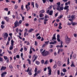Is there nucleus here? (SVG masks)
Wrapping results in <instances>:
<instances>
[{
    "instance_id": "f257e3e1",
    "label": "nucleus",
    "mask_w": 77,
    "mask_h": 77,
    "mask_svg": "<svg viewBox=\"0 0 77 77\" xmlns=\"http://www.w3.org/2000/svg\"><path fill=\"white\" fill-rule=\"evenodd\" d=\"M56 5H57L56 9L57 10H58L59 11H63V7H61L60 2H59L57 3Z\"/></svg>"
},
{
    "instance_id": "f03ea898",
    "label": "nucleus",
    "mask_w": 77,
    "mask_h": 77,
    "mask_svg": "<svg viewBox=\"0 0 77 77\" xmlns=\"http://www.w3.org/2000/svg\"><path fill=\"white\" fill-rule=\"evenodd\" d=\"M41 54L43 56H46L50 54V52L48 51H46L45 50H44L43 51L41 52Z\"/></svg>"
},
{
    "instance_id": "7ed1b4c3",
    "label": "nucleus",
    "mask_w": 77,
    "mask_h": 77,
    "mask_svg": "<svg viewBox=\"0 0 77 77\" xmlns=\"http://www.w3.org/2000/svg\"><path fill=\"white\" fill-rule=\"evenodd\" d=\"M27 72H28V74L29 75H32V68H30V69L29 67L27 70Z\"/></svg>"
},
{
    "instance_id": "20e7f679",
    "label": "nucleus",
    "mask_w": 77,
    "mask_h": 77,
    "mask_svg": "<svg viewBox=\"0 0 77 77\" xmlns=\"http://www.w3.org/2000/svg\"><path fill=\"white\" fill-rule=\"evenodd\" d=\"M3 36L4 37V40H6L8 37V34L7 32L4 33L3 34Z\"/></svg>"
},
{
    "instance_id": "39448f33",
    "label": "nucleus",
    "mask_w": 77,
    "mask_h": 77,
    "mask_svg": "<svg viewBox=\"0 0 77 77\" xmlns=\"http://www.w3.org/2000/svg\"><path fill=\"white\" fill-rule=\"evenodd\" d=\"M46 13L48 14L49 15H52L53 13V11L51 10L50 11V9H48V11H46Z\"/></svg>"
},
{
    "instance_id": "423d86ee",
    "label": "nucleus",
    "mask_w": 77,
    "mask_h": 77,
    "mask_svg": "<svg viewBox=\"0 0 77 77\" xmlns=\"http://www.w3.org/2000/svg\"><path fill=\"white\" fill-rule=\"evenodd\" d=\"M65 42L66 44H69L70 41V39L68 37V36H66L65 38Z\"/></svg>"
},
{
    "instance_id": "0eeeda50",
    "label": "nucleus",
    "mask_w": 77,
    "mask_h": 77,
    "mask_svg": "<svg viewBox=\"0 0 77 77\" xmlns=\"http://www.w3.org/2000/svg\"><path fill=\"white\" fill-rule=\"evenodd\" d=\"M30 2H29L28 3L27 5H26V9H27V11H29V10H30V7L28 6H30Z\"/></svg>"
},
{
    "instance_id": "6e6552de",
    "label": "nucleus",
    "mask_w": 77,
    "mask_h": 77,
    "mask_svg": "<svg viewBox=\"0 0 77 77\" xmlns=\"http://www.w3.org/2000/svg\"><path fill=\"white\" fill-rule=\"evenodd\" d=\"M37 58H38V57L37 56H36L35 55H34L32 57V59H34L32 61V62H34L35 61V60L37 59Z\"/></svg>"
},
{
    "instance_id": "1a4fd4ad",
    "label": "nucleus",
    "mask_w": 77,
    "mask_h": 77,
    "mask_svg": "<svg viewBox=\"0 0 77 77\" xmlns=\"http://www.w3.org/2000/svg\"><path fill=\"white\" fill-rule=\"evenodd\" d=\"M20 26V24H19L18 21L16 20L14 23V27H17V26Z\"/></svg>"
},
{
    "instance_id": "9d476101",
    "label": "nucleus",
    "mask_w": 77,
    "mask_h": 77,
    "mask_svg": "<svg viewBox=\"0 0 77 77\" xmlns=\"http://www.w3.org/2000/svg\"><path fill=\"white\" fill-rule=\"evenodd\" d=\"M57 39L58 42H60V35H57Z\"/></svg>"
},
{
    "instance_id": "9b49d317",
    "label": "nucleus",
    "mask_w": 77,
    "mask_h": 77,
    "mask_svg": "<svg viewBox=\"0 0 77 77\" xmlns=\"http://www.w3.org/2000/svg\"><path fill=\"white\" fill-rule=\"evenodd\" d=\"M7 68L6 66H2L1 67V71H2V70H5Z\"/></svg>"
},
{
    "instance_id": "f8f14e48",
    "label": "nucleus",
    "mask_w": 77,
    "mask_h": 77,
    "mask_svg": "<svg viewBox=\"0 0 77 77\" xmlns=\"http://www.w3.org/2000/svg\"><path fill=\"white\" fill-rule=\"evenodd\" d=\"M55 44H56V41L54 40V42H50L49 44H54V45Z\"/></svg>"
},
{
    "instance_id": "ddd939ff",
    "label": "nucleus",
    "mask_w": 77,
    "mask_h": 77,
    "mask_svg": "<svg viewBox=\"0 0 77 77\" xmlns=\"http://www.w3.org/2000/svg\"><path fill=\"white\" fill-rule=\"evenodd\" d=\"M7 73L6 72H5L2 73L1 74L2 77H5V74H6Z\"/></svg>"
},
{
    "instance_id": "4468645a",
    "label": "nucleus",
    "mask_w": 77,
    "mask_h": 77,
    "mask_svg": "<svg viewBox=\"0 0 77 77\" xmlns=\"http://www.w3.org/2000/svg\"><path fill=\"white\" fill-rule=\"evenodd\" d=\"M63 51V49H58V54H59V53H60V51H61V52H62Z\"/></svg>"
},
{
    "instance_id": "2eb2a0df",
    "label": "nucleus",
    "mask_w": 77,
    "mask_h": 77,
    "mask_svg": "<svg viewBox=\"0 0 77 77\" xmlns=\"http://www.w3.org/2000/svg\"><path fill=\"white\" fill-rule=\"evenodd\" d=\"M52 40H56V34H54L53 35V36L52 37Z\"/></svg>"
},
{
    "instance_id": "dca6fc26",
    "label": "nucleus",
    "mask_w": 77,
    "mask_h": 77,
    "mask_svg": "<svg viewBox=\"0 0 77 77\" xmlns=\"http://www.w3.org/2000/svg\"><path fill=\"white\" fill-rule=\"evenodd\" d=\"M45 42V44L43 45V47H45V45H48V43H49V41Z\"/></svg>"
},
{
    "instance_id": "f3484780",
    "label": "nucleus",
    "mask_w": 77,
    "mask_h": 77,
    "mask_svg": "<svg viewBox=\"0 0 77 77\" xmlns=\"http://www.w3.org/2000/svg\"><path fill=\"white\" fill-rule=\"evenodd\" d=\"M62 26V23H59V26L58 27L59 29H61L62 28V26Z\"/></svg>"
},
{
    "instance_id": "a211bd4d",
    "label": "nucleus",
    "mask_w": 77,
    "mask_h": 77,
    "mask_svg": "<svg viewBox=\"0 0 77 77\" xmlns=\"http://www.w3.org/2000/svg\"><path fill=\"white\" fill-rule=\"evenodd\" d=\"M33 31H34V29H30L28 31V32L30 33L33 32Z\"/></svg>"
},
{
    "instance_id": "6ab92c4d",
    "label": "nucleus",
    "mask_w": 77,
    "mask_h": 77,
    "mask_svg": "<svg viewBox=\"0 0 77 77\" xmlns=\"http://www.w3.org/2000/svg\"><path fill=\"white\" fill-rule=\"evenodd\" d=\"M60 43L61 45L59 47L60 48H62V47H63V45H62V44H63V42L62 41H61Z\"/></svg>"
},
{
    "instance_id": "aec40b11",
    "label": "nucleus",
    "mask_w": 77,
    "mask_h": 77,
    "mask_svg": "<svg viewBox=\"0 0 77 77\" xmlns=\"http://www.w3.org/2000/svg\"><path fill=\"white\" fill-rule=\"evenodd\" d=\"M27 61L28 62V63L29 65H31V60L29 59H28L27 60Z\"/></svg>"
},
{
    "instance_id": "412c9836",
    "label": "nucleus",
    "mask_w": 77,
    "mask_h": 77,
    "mask_svg": "<svg viewBox=\"0 0 77 77\" xmlns=\"http://www.w3.org/2000/svg\"><path fill=\"white\" fill-rule=\"evenodd\" d=\"M4 19L5 20H6V21L7 22L8 21H9V18L8 17H4Z\"/></svg>"
},
{
    "instance_id": "4be33fe9",
    "label": "nucleus",
    "mask_w": 77,
    "mask_h": 77,
    "mask_svg": "<svg viewBox=\"0 0 77 77\" xmlns=\"http://www.w3.org/2000/svg\"><path fill=\"white\" fill-rule=\"evenodd\" d=\"M35 63L36 64H37V65H39L40 64V62L39 61H35Z\"/></svg>"
},
{
    "instance_id": "5701e85b",
    "label": "nucleus",
    "mask_w": 77,
    "mask_h": 77,
    "mask_svg": "<svg viewBox=\"0 0 77 77\" xmlns=\"http://www.w3.org/2000/svg\"><path fill=\"white\" fill-rule=\"evenodd\" d=\"M70 5V2L69 1L67 2L65 4V5H66V6H67V5Z\"/></svg>"
},
{
    "instance_id": "b1692460",
    "label": "nucleus",
    "mask_w": 77,
    "mask_h": 77,
    "mask_svg": "<svg viewBox=\"0 0 77 77\" xmlns=\"http://www.w3.org/2000/svg\"><path fill=\"white\" fill-rule=\"evenodd\" d=\"M14 47V46L12 45H11L10 47V50H12V49H13V47Z\"/></svg>"
},
{
    "instance_id": "393cba45",
    "label": "nucleus",
    "mask_w": 77,
    "mask_h": 77,
    "mask_svg": "<svg viewBox=\"0 0 77 77\" xmlns=\"http://www.w3.org/2000/svg\"><path fill=\"white\" fill-rule=\"evenodd\" d=\"M71 18L72 20H74L75 19V15H72L71 16Z\"/></svg>"
},
{
    "instance_id": "a878e982",
    "label": "nucleus",
    "mask_w": 77,
    "mask_h": 77,
    "mask_svg": "<svg viewBox=\"0 0 77 77\" xmlns=\"http://www.w3.org/2000/svg\"><path fill=\"white\" fill-rule=\"evenodd\" d=\"M70 66L71 67H72V66H73V67H75V66L74 65V63L73 62L70 65Z\"/></svg>"
},
{
    "instance_id": "bb28decb",
    "label": "nucleus",
    "mask_w": 77,
    "mask_h": 77,
    "mask_svg": "<svg viewBox=\"0 0 77 77\" xmlns=\"http://www.w3.org/2000/svg\"><path fill=\"white\" fill-rule=\"evenodd\" d=\"M69 8V6H66L64 8V9H65V10H66V9H68Z\"/></svg>"
},
{
    "instance_id": "cd10ccee",
    "label": "nucleus",
    "mask_w": 77,
    "mask_h": 77,
    "mask_svg": "<svg viewBox=\"0 0 77 77\" xmlns=\"http://www.w3.org/2000/svg\"><path fill=\"white\" fill-rule=\"evenodd\" d=\"M63 17V15H61L59 16L58 18V19H60V18H62Z\"/></svg>"
},
{
    "instance_id": "c85d7f7f",
    "label": "nucleus",
    "mask_w": 77,
    "mask_h": 77,
    "mask_svg": "<svg viewBox=\"0 0 77 77\" xmlns=\"http://www.w3.org/2000/svg\"><path fill=\"white\" fill-rule=\"evenodd\" d=\"M71 24H72V26H75L77 24V23L75 22H71Z\"/></svg>"
},
{
    "instance_id": "c756f323",
    "label": "nucleus",
    "mask_w": 77,
    "mask_h": 77,
    "mask_svg": "<svg viewBox=\"0 0 77 77\" xmlns=\"http://www.w3.org/2000/svg\"><path fill=\"white\" fill-rule=\"evenodd\" d=\"M11 45H13L14 46V41H13V40H11Z\"/></svg>"
},
{
    "instance_id": "7c9ffc66",
    "label": "nucleus",
    "mask_w": 77,
    "mask_h": 77,
    "mask_svg": "<svg viewBox=\"0 0 77 77\" xmlns=\"http://www.w3.org/2000/svg\"><path fill=\"white\" fill-rule=\"evenodd\" d=\"M35 7L36 8H39V5H38L37 3H35Z\"/></svg>"
},
{
    "instance_id": "2f4dec72",
    "label": "nucleus",
    "mask_w": 77,
    "mask_h": 77,
    "mask_svg": "<svg viewBox=\"0 0 77 77\" xmlns=\"http://www.w3.org/2000/svg\"><path fill=\"white\" fill-rule=\"evenodd\" d=\"M48 72H49L48 74L49 75H51V70H48Z\"/></svg>"
},
{
    "instance_id": "473e14b6",
    "label": "nucleus",
    "mask_w": 77,
    "mask_h": 77,
    "mask_svg": "<svg viewBox=\"0 0 77 77\" xmlns=\"http://www.w3.org/2000/svg\"><path fill=\"white\" fill-rule=\"evenodd\" d=\"M40 13H44L45 12V11L44 10H42L40 11Z\"/></svg>"
},
{
    "instance_id": "72a5a7b5",
    "label": "nucleus",
    "mask_w": 77,
    "mask_h": 77,
    "mask_svg": "<svg viewBox=\"0 0 77 77\" xmlns=\"http://www.w3.org/2000/svg\"><path fill=\"white\" fill-rule=\"evenodd\" d=\"M63 72H66L67 71L66 69H63Z\"/></svg>"
},
{
    "instance_id": "f704fd0d",
    "label": "nucleus",
    "mask_w": 77,
    "mask_h": 77,
    "mask_svg": "<svg viewBox=\"0 0 77 77\" xmlns=\"http://www.w3.org/2000/svg\"><path fill=\"white\" fill-rule=\"evenodd\" d=\"M32 53V47L30 48V51H29V54H31Z\"/></svg>"
},
{
    "instance_id": "c9c22d12",
    "label": "nucleus",
    "mask_w": 77,
    "mask_h": 77,
    "mask_svg": "<svg viewBox=\"0 0 77 77\" xmlns=\"http://www.w3.org/2000/svg\"><path fill=\"white\" fill-rule=\"evenodd\" d=\"M9 68L10 69H13V66H12V65H10L9 66Z\"/></svg>"
},
{
    "instance_id": "e433bc0d",
    "label": "nucleus",
    "mask_w": 77,
    "mask_h": 77,
    "mask_svg": "<svg viewBox=\"0 0 77 77\" xmlns=\"http://www.w3.org/2000/svg\"><path fill=\"white\" fill-rule=\"evenodd\" d=\"M39 16L40 17H44V15L42 14H40Z\"/></svg>"
},
{
    "instance_id": "4c0bfd02",
    "label": "nucleus",
    "mask_w": 77,
    "mask_h": 77,
    "mask_svg": "<svg viewBox=\"0 0 77 77\" xmlns=\"http://www.w3.org/2000/svg\"><path fill=\"white\" fill-rule=\"evenodd\" d=\"M45 19H47V18H48L49 17L47 15H46L45 16Z\"/></svg>"
},
{
    "instance_id": "58836bf2",
    "label": "nucleus",
    "mask_w": 77,
    "mask_h": 77,
    "mask_svg": "<svg viewBox=\"0 0 77 77\" xmlns=\"http://www.w3.org/2000/svg\"><path fill=\"white\" fill-rule=\"evenodd\" d=\"M58 66H60L61 65V63H60V62L58 61Z\"/></svg>"
},
{
    "instance_id": "ea45409f",
    "label": "nucleus",
    "mask_w": 77,
    "mask_h": 77,
    "mask_svg": "<svg viewBox=\"0 0 77 77\" xmlns=\"http://www.w3.org/2000/svg\"><path fill=\"white\" fill-rule=\"evenodd\" d=\"M61 76H64L65 75V73H63V72L61 73Z\"/></svg>"
},
{
    "instance_id": "a19ab883",
    "label": "nucleus",
    "mask_w": 77,
    "mask_h": 77,
    "mask_svg": "<svg viewBox=\"0 0 77 77\" xmlns=\"http://www.w3.org/2000/svg\"><path fill=\"white\" fill-rule=\"evenodd\" d=\"M56 67H57V65H56V64H54L53 66V68L54 69L56 68Z\"/></svg>"
},
{
    "instance_id": "79ce46f5",
    "label": "nucleus",
    "mask_w": 77,
    "mask_h": 77,
    "mask_svg": "<svg viewBox=\"0 0 77 77\" xmlns=\"http://www.w3.org/2000/svg\"><path fill=\"white\" fill-rule=\"evenodd\" d=\"M38 70V68H35V69L34 70L35 71V72H37V71Z\"/></svg>"
},
{
    "instance_id": "37998d69",
    "label": "nucleus",
    "mask_w": 77,
    "mask_h": 77,
    "mask_svg": "<svg viewBox=\"0 0 77 77\" xmlns=\"http://www.w3.org/2000/svg\"><path fill=\"white\" fill-rule=\"evenodd\" d=\"M18 8V6L17 5H15V7H14V9H17Z\"/></svg>"
},
{
    "instance_id": "c03bdc74",
    "label": "nucleus",
    "mask_w": 77,
    "mask_h": 77,
    "mask_svg": "<svg viewBox=\"0 0 77 77\" xmlns=\"http://www.w3.org/2000/svg\"><path fill=\"white\" fill-rule=\"evenodd\" d=\"M48 63V60H46L45 62V64L46 65Z\"/></svg>"
},
{
    "instance_id": "a18cd8bd",
    "label": "nucleus",
    "mask_w": 77,
    "mask_h": 77,
    "mask_svg": "<svg viewBox=\"0 0 77 77\" xmlns=\"http://www.w3.org/2000/svg\"><path fill=\"white\" fill-rule=\"evenodd\" d=\"M24 48L25 51H26L27 50V49L26 47H24Z\"/></svg>"
},
{
    "instance_id": "49530a36",
    "label": "nucleus",
    "mask_w": 77,
    "mask_h": 77,
    "mask_svg": "<svg viewBox=\"0 0 77 77\" xmlns=\"http://www.w3.org/2000/svg\"><path fill=\"white\" fill-rule=\"evenodd\" d=\"M48 71H51L50 67H48Z\"/></svg>"
},
{
    "instance_id": "de8ad7c7",
    "label": "nucleus",
    "mask_w": 77,
    "mask_h": 77,
    "mask_svg": "<svg viewBox=\"0 0 77 77\" xmlns=\"http://www.w3.org/2000/svg\"><path fill=\"white\" fill-rule=\"evenodd\" d=\"M16 57L17 59H20V55H16Z\"/></svg>"
},
{
    "instance_id": "09e8293b",
    "label": "nucleus",
    "mask_w": 77,
    "mask_h": 77,
    "mask_svg": "<svg viewBox=\"0 0 77 77\" xmlns=\"http://www.w3.org/2000/svg\"><path fill=\"white\" fill-rule=\"evenodd\" d=\"M4 10H5V11H8L9 9H8V8H5L4 9Z\"/></svg>"
},
{
    "instance_id": "8fccbe9b",
    "label": "nucleus",
    "mask_w": 77,
    "mask_h": 77,
    "mask_svg": "<svg viewBox=\"0 0 77 77\" xmlns=\"http://www.w3.org/2000/svg\"><path fill=\"white\" fill-rule=\"evenodd\" d=\"M37 39H41V37L40 36H39L37 38Z\"/></svg>"
},
{
    "instance_id": "3c124183",
    "label": "nucleus",
    "mask_w": 77,
    "mask_h": 77,
    "mask_svg": "<svg viewBox=\"0 0 77 77\" xmlns=\"http://www.w3.org/2000/svg\"><path fill=\"white\" fill-rule=\"evenodd\" d=\"M22 23V20H20L19 21L18 23L19 24H21Z\"/></svg>"
},
{
    "instance_id": "603ef678",
    "label": "nucleus",
    "mask_w": 77,
    "mask_h": 77,
    "mask_svg": "<svg viewBox=\"0 0 77 77\" xmlns=\"http://www.w3.org/2000/svg\"><path fill=\"white\" fill-rule=\"evenodd\" d=\"M4 59H5V60H7L8 59V57L6 56H4Z\"/></svg>"
},
{
    "instance_id": "864d4df0",
    "label": "nucleus",
    "mask_w": 77,
    "mask_h": 77,
    "mask_svg": "<svg viewBox=\"0 0 77 77\" xmlns=\"http://www.w3.org/2000/svg\"><path fill=\"white\" fill-rule=\"evenodd\" d=\"M1 27L2 29H3V28H4L5 27V26H4V25H1Z\"/></svg>"
},
{
    "instance_id": "5fc2aeb1",
    "label": "nucleus",
    "mask_w": 77,
    "mask_h": 77,
    "mask_svg": "<svg viewBox=\"0 0 77 77\" xmlns=\"http://www.w3.org/2000/svg\"><path fill=\"white\" fill-rule=\"evenodd\" d=\"M9 42L7 41V42L6 44V45H9Z\"/></svg>"
},
{
    "instance_id": "6e6d98bb",
    "label": "nucleus",
    "mask_w": 77,
    "mask_h": 77,
    "mask_svg": "<svg viewBox=\"0 0 77 77\" xmlns=\"http://www.w3.org/2000/svg\"><path fill=\"white\" fill-rule=\"evenodd\" d=\"M26 34H27V32H25L24 33V37H25V36H26Z\"/></svg>"
},
{
    "instance_id": "4d7b16f0",
    "label": "nucleus",
    "mask_w": 77,
    "mask_h": 77,
    "mask_svg": "<svg viewBox=\"0 0 77 77\" xmlns=\"http://www.w3.org/2000/svg\"><path fill=\"white\" fill-rule=\"evenodd\" d=\"M44 19V17H42L40 18H39L38 20H43Z\"/></svg>"
},
{
    "instance_id": "13d9d810",
    "label": "nucleus",
    "mask_w": 77,
    "mask_h": 77,
    "mask_svg": "<svg viewBox=\"0 0 77 77\" xmlns=\"http://www.w3.org/2000/svg\"><path fill=\"white\" fill-rule=\"evenodd\" d=\"M41 62L42 64H43L44 63V60H42L41 61Z\"/></svg>"
},
{
    "instance_id": "bf43d9fd",
    "label": "nucleus",
    "mask_w": 77,
    "mask_h": 77,
    "mask_svg": "<svg viewBox=\"0 0 77 77\" xmlns=\"http://www.w3.org/2000/svg\"><path fill=\"white\" fill-rule=\"evenodd\" d=\"M41 70H38L37 71V73L40 74V73H41Z\"/></svg>"
},
{
    "instance_id": "052dcab7",
    "label": "nucleus",
    "mask_w": 77,
    "mask_h": 77,
    "mask_svg": "<svg viewBox=\"0 0 77 77\" xmlns=\"http://www.w3.org/2000/svg\"><path fill=\"white\" fill-rule=\"evenodd\" d=\"M49 51L51 53H52V52H53V50L52 49H50L49 50Z\"/></svg>"
},
{
    "instance_id": "680f3d73",
    "label": "nucleus",
    "mask_w": 77,
    "mask_h": 77,
    "mask_svg": "<svg viewBox=\"0 0 77 77\" xmlns=\"http://www.w3.org/2000/svg\"><path fill=\"white\" fill-rule=\"evenodd\" d=\"M69 64V58H68L67 60V65Z\"/></svg>"
},
{
    "instance_id": "e2e57ef3",
    "label": "nucleus",
    "mask_w": 77,
    "mask_h": 77,
    "mask_svg": "<svg viewBox=\"0 0 77 77\" xmlns=\"http://www.w3.org/2000/svg\"><path fill=\"white\" fill-rule=\"evenodd\" d=\"M73 58L74 59H75V57H76V55L75 54H74L73 56Z\"/></svg>"
},
{
    "instance_id": "0e129e2a",
    "label": "nucleus",
    "mask_w": 77,
    "mask_h": 77,
    "mask_svg": "<svg viewBox=\"0 0 77 77\" xmlns=\"http://www.w3.org/2000/svg\"><path fill=\"white\" fill-rule=\"evenodd\" d=\"M17 37H18L19 38V39H22V38L20 36H19V35H17Z\"/></svg>"
},
{
    "instance_id": "69168bd1",
    "label": "nucleus",
    "mask_w": 77,
    "mask_h": 77,
    "mask_svg": "<svg viewBox=\"0 0 77 77\" xmlns=\"http://www.w3.org/2000/svg\"><path fill=\"white\" fill-rule=\"evenodd\" d=\"M37 44H38V42H37L36 41H35V45H37Z\"/></svg>"
},
{
    "instance_id": "338daca9",
    "label": "nucleus",
    "mask_w": 77,
    "mask_h": 77,
    "mask_svg": "<svg viewBox=\"0 0 77 77\" xmlns=\"http://www.w3.org/2000/svg\"><path fill=\"white\" fill-rule=\"evenodd\" d=\"M53 45H49V48H53Z\"/></svg>"
},
{
    "instance_id": "774afa93",
    "label": "nucleus",
    "mask_w": 77,
    "mask_h": 77,
    "mask_svg": "<svg viewBox=\"0 0 77 77\" xmlns=\"http://www.w3.org/2000/svg\"><path fill=\"white\" fill-rule=\"evenodd\" d=\"M22 21H24V17L22 16Z\"/></svg>"
}]
</instances>
